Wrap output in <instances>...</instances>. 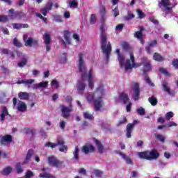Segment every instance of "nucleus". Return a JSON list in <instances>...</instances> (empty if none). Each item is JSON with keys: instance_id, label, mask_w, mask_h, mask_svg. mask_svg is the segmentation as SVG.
Returning a JSON list of instances; mask_svg holds the SVG:
<instances>
[{"instance_id": "nucleus-1", "label": "nucleus", "mask_w": 178, "mask_h": 178, "mask_svg": "<svg viewBox=\"0 0 178 178\" xmlns=\"http://www.w3.org/2000/svg\"><path fill=\"white\" fill-rule=\"evenodd\" d=\"M143 65V76L147 75L148 72L152 70V65H151V61L148 60L147 57H143L141 58V63L140 64L136 63V58H134V54L130 53V59H127L124 64L125 70H131L134 67H139V66Z\"/></svg>"}, {"instance_id": "nucleus-2", "label": "nucleus", "mask_w": 178, "mask_h": 178, "mask_svg": "<svg viewBox=\"0 0 178 178\" xmlns=\"http://www.w3.org/2000/svg\"><path fill=\"white\" fill-rule=\"evenodd\" d=\"M84 54L80 53L79 54V72L81 74V80L85 81L88 78L89 88H94V76H92V68L89 70L88 74H87V67L84 65Z\"/></svg>"}, {"instance_id": "nucleus-3", "label": "nucleus", "mask_w": 178, "mask_h": 178, "mask_svg": "<svg viewBox=\"0 0 178 178\" xmlns=\"http://www.w3.org/2000/svg\"><path fill=\"white\" fill-rule=\"evenodd\" d=\"M100 40L102 51L106 55V60H108L111 52H112V44L111 42H108V38L105 32V25L104 24L100 26Z\"/></svg>"}, {"instance_id": "nucleus-4", "label": "nucleus", "mask_w": 178, "mask_h": 178, "mask_svg": "<svg viewBox=\"0 0 178 178\" xmlns=\"http://www.w3.org/2000/svg\"><path fill=\"white\" fill-rule=\"evenodd\" d=\"M140 159H146V161H156L159 158V153L156 149H152L150 151L140 152L138 153Z\"/></svg>"}, {"instance_id": "nucleus-5", "label": "nucleus", "mask_w": 178, "mask_h": 178, "mask_svg": "<svg viewBox=\"0 0 178 178\" xmlns=\"http://www.w3.org/2000/svg\"><path fill=\"white\" fill-rule=\"evenodd\" d=\"M57 143H54L52 142H47L45 143L44 146L47 148H51V149H54V148H56L58 145H59L60 147H59L60 152H67V145H65V140L62 138H57Z\"/></svg>"}, {"instance_id": "nucleus-6", "label": "nucleus", "mask_w": 178, "mask_h": 178, "mask_svg": "<svg viewBox=\"0 0 178 178\" xmlns=\"http://www.w3.org/2000/svg\"><path fill=\"white\" fill-rule=\"evenodd\" d=\"M33 155H34V150H33L32 149H29L24 162L22 163H17V164L15 165V169L17 170V173H18V174L23 173L24 170L22 169V166H23V165H26V163H29V162L30 161V159H31V156H33Z\"/></svg>"}, {"instance_id": "nucleus-7", "label": "nucleus", "mask_w": 178, "mask_h": 178, "mask_svg": "<svg viewBox=\"0 0 178 178\" xmlns=\"http://www.w3.org/2000/svg\"><path fill=\"white\" fill-rule=\"evenodd\" d=\"M159 7L165 13V15H169L172 12V7H170V0H161L159 2Z\"/></svg>"}, {"instance_id": "nucleus-8", "label": "nucleus", "mask_w": 178, "mask_h": 178, "mask_svg": "<svg viewBox=\"0 0 178 178\" xmlns=\"http://www.w3.org/2000/svg\"><path fill=\"white\" fill-rule=\"evenodd\" d=\"M47 161L49 162V165L53 168H60L63 164V161H60L58 158L54 156H49L47 158Z\"/></svg>"}, {"instance_id": "nucleus-9", "label": "nucleus", "mask_w": 178, "mask_h": 178, "mask_svg": "<svg viewBox=\"0 0 178 178\" xmlns=\"http://www.w3.org/2000/svg\"><path fill=\"white\" fill-rule=\"evenodd\" d=\"M61 108V116L65 119L70 118V112L73 111V107L70 106L69 107L66 106H60Z\"/></svg>"}, {"instance_id": "nucleus-10", "label": "nucleus", "mask_w": 178, "mask_h": 178, "mask_svg": "<svg viewBox=\"0 0 178 178\" xmlns=\"http://www.w3.org/2000/svg\"><path fill=\"white\" fill-rule=\"evenodd\" d=\"M23 40L25 42V47H32V45H38V40H34L33 38H27V35H24Z\"/></svg>"}, {"instance_id": "nucleus-11", "label": "nucleus", "mask_w": 178, "mask_h": 178, "mask_svg": "<svg viewBox=\"0 0 178 178\" xmlns=\"http://www.w3.org/2000/svg\"><path fill=\"white\" fill-rule=\"evenodd\" d=\"M81 151L85 155H88V154H92L93 152H95V147L91 144L83 145L81 147Z\"/></svg>"}, {"instance_id": "nucleus-12", "label": "nucleus", "mask_w": 178, "mask_h": 178, "mask_svg": "<svg viewBox=\"0 0 178 178\" xmlns=\"http://www.w3.org/2000/svg\"><path fill=\"white\" fill-rule=\"evenodd\" d=\"M132 98L135 101H138V99H140V84H138V83H135L134 84V94Z\"/></svg>"}, {"instance_id": "nucleus-13", "label": "nucleus", "mask_w": 178, "mask_h": 178, "mask_svg": "<svg viewBox=\"0 0 178 178\" xmlns=\"http://www.w3.org/2000/svg\"><path fill=\"white\" fill-rule=\"evenodd\" d=\"M43 40L44 45H46V51L47 52H49L51 51V35L48 33H44L43 35Z\"/></svg>"}, {"instance_id": "nucleus-14", "label": "nucleus", "mask_w": 178, "mask_h": 178, "mask_svg": "<svg viewBox=\"0 0 178 178\" xmlns=\"http://www.w3.org/2000/svg\"><path fill=\"white\" fill-rule=\"evenodd\" d=\"M136 123H137V120H134V123H129L127 125V134L126 136L127 138H131V133H133V129H134V126H136Z\"/></svg>"}, {"instance_id": "nucleus-15", "label": "nucleus", "mask_w": 178, "mask_h": 178, "mask_svg": "<svg viewBox=\"0 0 178 178\" xmlns=\"http://www.w3.org/2000/svg\"><path fill=\"white\" fill-rule=\"evenodd\" d=\"M0 141H1V144H2V145H6V144H9V143H12V141H13V139L12 138L11 135H5L1 137Z\"/></svg>"}, {"instance_id": "nucleus-16", "label": "nucleus", "mask_w": 178, "mask_h": 178, "mask_svg": "<svg viewBox=\"0 0 178 178\" xmlns=\"http://www.w3.org/2000/svg\"><path fill=\"white\" fill-rule=\"evenodd\" d=\"M95 105V109L96 111H101V108H102V97H99L97 99L93 101Z\"/></svg>"}, {"instance_id": "nucleus-17", "label": "nucleus", "mask_w": 178, "mask_h": 178, "mask_svg": "<svg viewBox=\"0 0 178 178\" xmlns=\"http://www.w3.org/2000/svg\"><path fill=\"white\" fill-rule=\"evenodd\" d=\"M140 31L135 33L134 37L140 41L141 44H144V39L143 38V31H144V26L139 27Z\"/></svg>"}, {"instance_id": "nucleus-18", "label": "nucleus", "mask_w": 178, "mask_h": 178, "mask_svg": "<svg viewBox=\"0 0 178 178\" xmlns=\"http://www.w3.org/2000/svg\"><path fill=\"white\" fill-rule=\"evenodd\" d=\"M86 90V83L81 79V81L78 82L77 84V90L79 94H84V90Z\"/></svg>"}, {"instance_id": "nucleus-19", "label": "nucleus", "mask_w": 178, "mask_h": 178, "mask_svg": "<svg viewBox=\"0 0 178 178\" xmlns=\"http://www.w3.org/2000/svg\"><path fill=\"white\" fill-rule=\"evenodd\" d=\"M161 88L163 89V91L165 92H167L168 95H174L173 93L170 91V87H169V84L166 81H163L161 84Z\"/></svg>"}, {"instance_id": "nucleus-20", "label": "nucleus", "mask_w": 178, "mask_h": 178, "mask_svg": "<svg viewBox=\"0 0 178 178\" xmlns=\"http://www.w3.org/2000/svg\"><path fill=\"white\" fill-rule=\"evenodd\" d=\"M6 116H9V111L6 106H3L0 114V122H5Z\"/></svg>"}, {"instance_id": "nucleus-21", "label": "nucleus", "mask_w": 178, "mask_h": 178, "mask_svg": "<svg viewBox=\"0 0 178 178\" xmlns=\"http://www.w3.org/2000/svg\"><path fill=\"white\" fill-rule=\"evenodd\" d=\"M93 141L97 147L99 154H104V145H102V143H101V142L95 138H93Z\"/></svg>"}, {"instance_id": "nucleus-22", "label": "nucleus", "mask_w": 178, "mask_h": 178, "mask_svg": "<svg viewBox=\"0 0 178 178\" xmlns=\"http://www.w3.org/2000/svg\"><path fill=\"white\" fill-rule=\"evenodd\" d=\"M119 99H121V101H123V104H126L127 102L130 101V98H129V95L125 92H121L119 95Z\"/></svg>"}, {"instance_id": "nucleus-23", "label": "nucleus", "mask_w": 178, "mask_h": 178, "mask_svg": "<svg viewBox=\"0 0 178 178\" xmlns=\"http://www.w3.org/2000/svg\"><path fill=\"white\" fill-rule=\"evenodd\" d=\"M117 154H119L120 156H122V159L125 161V162L128 165H131L133 163V161H131V159H130V156H127L125 154L122 153V152H118Z\"/></svg>"}, {"instance_id": "nucleus-24", "label": "nucleus", "mask_w": 178, "mask_h": 178, "mask_svg": "<svg viewBox=\"0 0 178 178\" xmlns=\"http://www.w3.org/2000/svg\"><path fill=\"white\" fill-rule=\"evenodd\" d=\"M64 38L65 40V42L63 41L64 45H66L67 44H72V40H70V32L69 31H64Z\"/></svg>"}, {"instance_id": "nucleus-25", "label": "nucleus", "mask_w": 178, "mask_h": 178, "mask_svg": "<svg viewBox=\"0 0 178 178\" xmlns=\"http://www.w3.org/2000/svg\"><path fill=\"white\" fill-rule=\"evenodd\" d=\"M17 109L19 111V112H24V111L27 109V105H26L24 102L19 101Z\"/></svg>"}, {"instance_id": "nucleus-26", "label": "nucleus", "mask_w": 178, "mask_h": 178, "mask_svg": "<svg viewBox=\"0 0 178 178\" xmlns=\"http://www.w3.org/2000/svg\"><path fill=\"white\" fill-rule=\"evenodd\" d=\"M18 97L19 99L27 101L30 98V95L26 92H20L18 93Z\"/></svg>"}, {"instance_id": "nucleus-27", "label": "nucleus", "mask_w": 178, "mask_h": 178, "mask_svg": "<svg viewBox=\"0 0 178 178\" xmlns=\"http://www.w3.org/2000/svg\"><path fill=\"white\" fill-rule=\"evenodd\" d=\"M29 60H27V58L22 56V60L18 62L17 66L18 67H24V66H27Z\"/></svg>"}, {"instance_id": "nucleus-28", "label": "nucleus", "mask_w": 178, "mask_h": 178, "mask_svg": "<svg viewBox=\"0 0 178 178\" xmlns=\"http://www.w3.org/2000/svg\"><path fill=\"white\" fill-rule=\"evenodd\" d=\"M8 13H9V17L10 19H12V20L16 19L17 17V16H19L20 15V13H15V9L11 8L8 10Z\"/></svg>"}, {"instance_id": "nucleus-29", "label": "nucleus", "mask_w": 178, "mask_h": 178, "mask_svg": "<svg viewBox=\"0 0 178 178\" xmlns=\"http://www.w3.org/2000/svg\"><path fill=\"white\" fill-rule=\"evenodd\" d=\"M153 59L154 60H156V62H163V60H165L163 56H162L161 54L156 52L154 54Z\"/></svg>"}, {"instance_id": "nucleus-30", "label": "nucleus", "mask_w": 178, "mask_h": 178, "mask_svg": "<svg viewBox=\"0 0 178 178\" xmlns=\"http://www.w3.org/2000/svg\"><path fill=\"white\" fill-rule=\"evenodd\" d=\"M34 83V79H26V80H21L17 82V84H26V86H30Z\"/></svg>"}, {"instance_id": "nucleus-31", "label": "nucleus", "mask_w": 178, "mask_h": 178, "mask_svg": "<svg viewBox=\"0 0 178 178\" xmlns=\"http://www.w3.org/2000/svg\"><path fill=\"white\" fill-rule=\"evenodd\" d=\"M2 54L3 55H10V58H12L13 59H15V53L13 51H9L8 49H3L1 50Z\"/></svg>"}, {"instance_id": "nucleus-32", "label": "nucleus", "mask_w": 178, "mask_h": 178, "mask_svg": "<svg viewBox=\"0 0 178 178\" xmlns=\"http://www.w3.org/2000/svg\"><path fill=\"white\" fill-rule=\"evenodd\" d=\"M148 101L152 106H156V105L158 104V99H156V97H155V96H152V97H149Z\"/></svg>"}, {"instance_id": "nucleus-33", "label": "nucleus", "mask_w": 178, "mask_h": 178, "mask_svg": "<svg viewBox=\"0 0 178 178\" xmlns=\"http://www.w3.org/2000/svg\"><path fill=\"white\" fill-rule=\"evenodd\" d=\"M79 152H80V148L79 147V146H76L75 149L73 152V155H74L73 158L75 161H79Z\"/></svg>"}, {"instance_id": "nucleus-34", "label": "nucleus", "mask_w": 178, "mask_h": 178, "mask_svg": "<svg viewBox=\"0 0 178 178\" xmlns=\"http://www.w3.org/2000/svg\"><path fill=\"white\" fill-rule=\"evenodd\" d=\"M12 170H13L12 167L8 166L7 168L3 169L2 175H3L4 176H8V175H10V173H12Z\"/></svg>"}, {"instance_id": "nucleus-35", "label": "nucleus", "mask_w": 178, "mask_h": 178, "mask_svg": "<svg viewBox=\"0 0 178 178\" xmlns=\"http://www.w3.org/2000/svg\"><path fill=\"white\" fill-rule=\"evenodd\" d=\"M145 77V81H146L147 84H148V86H149V87H155V84H154V83H152V81H151V79L149 78V76H148V74L144 75Z\"/></svg>"}, {"instance_id": "nucleus-36", "label": "nucleus", "mask_w": 178, "mask_h": 178, "mask_svg": "<svg viewBox=\"0 0 178 178\" xmlns=\"http://www.w3.org/2000/svg\"><path fill=\"white\" fill-rule=\"evenodd\" d=\"M134 17H136V15L131 13V12L128 11L127 15L124 17V20L129 22V20H131V19H134Z\"/></svg>"}, {"instance_id": "nucleus-37", "label": "nucleus", "mask_w": 178, "mask_h": 178, "mask_svg": "<svg viewBox=\"0 0 178 178\" xmlns=\"http://www.w3.org/2000/svg\"><path fill=\"white\" fill-rule=\"evenodd\" d=\"M94 93L89 92L86 95V99L89 103L94 102L95 99H94Z\"/></svg>"}, {"instance_id": "nucleus-38", "label": "nucleus", "mask_w": 178, "mask_h": 178, "mask_svg": "<svg viewBox=\"0 0 178 178\" xmlns=\"http://www.w3.org/2000/svg\"><path fill=\"white\" fill-rule=\"evenodd\" d=\"M118 59L120 62V67H123L124 66V56H123L122 54H119L118 56Z\"/></svg>"}, {"instance_id": "nucleus-39", "label": "nucleus", "mask_w": 178, "mask_h": 178, "mask_svg": "<svg viewBox=\"0 0 178 178\" xmlns=\"http://www.w3.org/2000/svg\"><path fill=\"white\" fill-rule=\"evenodd\" d=\"M13 44L15 47H17V48H22V47H23L22 42H20V41H19L17 38H15L13 39Z\"/></svg>"}, {"instance_id": "nucleus-40", "label": "nucleus", "mask_w": 178, "mask_h": 178, "mask_svg": "<svg viewBox=\"0 0 178 178\" xmlns=\"http://www.w3.org/2000/svg\"><path fill=\"white\" fill-rule=\"evenodd\" d=\"M122 47L124 51H127V52L131 51V47H130V44L127 42H123Z\"/></svg>"}, {"instance_id": "nucleus-41", "label": "nucleus", "mask_w": 178, "mask_h": 178, "mask_svg": "<svg viewBox=\"0 0 178 178\" xmlns=\"http://www.w3.org/2000/svg\"><path fill=\"white\" fill-rule=\"evenodd\" d=\"M83 118L88 120H94V115L88 112L83 113Z\"/></svg>"}, {"instance_id": "nucleus-42", "label": "nucleus", "mask_w": 178, "mask_h": 178, "mask_svg": "<svg viewBox=\"0 0 178 178\" xmlns=\"http://www.w3.org/2000/svg\"><path fill=\"white\" fill-rule=\"evenodd\" d=\"M159 72H160V73H162L163 74H165V76H166L167 77H170V74L169 73L168 70L163 67H160L159 69Z\"/></svg>"}, {"instance_id": "nucleus-43", "label": "nucleus", "mask_w": 178, "mask_h": 178, "mask_svg": "<svg viewBox=\"0 0 178 178\" xmlns=\"http://www.w3.org/2000/svg\"><path fill=\"white\" fill-rule=\"evenodd\" d=\"M38 88H47L48 87V81L40 82L37 85Z\"/></svg>"}, {"instance_id": "nucleus-44", "label": "nucleus", "mask_w": 178, "mask_h": 178, "mask_svg": "<svg viewBox=\"0 0 178 178\" xmlns=\"http://www.w3.org/2000/svg\"><path fill=\"white\" fill-rule=\"evenodd\" d=\"M90 24H95V23H97V16H95V14H92L90 15Z\"/></svg>"}, {"instance_id": "nucleus-45", "label": "nucleus", "mask_w": 178, "mask_h": 178, "mask_svg": "<svg viewBox=\"0 0 178 178\" xmlns=\"http://www.w3.org/2000/svg\"><path fill=\"white\" fill-rule=\"evenodd\" d=\"M174 115L175 114L173 113V112L169 111L165 114V120L169 121L170 120V119H172V118H173Z\"/></svg>"}, {"instance_id": "nucleus-46", "label": "nucleus", "mask_w": 178, "mask_h": 178, "mask_svg": "<svg viewBox=\"0 0 178 178\" xmlns=\"http://www.w3.org/2000/svg\"><path fill=\"white\" fill-rule=\"evenodd\" d=\"M136 12L138 15V17L139 19H144V17H145V13H144L143 12V10H140V9H137Z\"/></svg>"}, {"instance_id": "nucleus-47", "label": "nucleus", "mask_w": 178, "mask_h": 178, "mask_svg": "<svg viewBox=\"0 0 178 178\" xmlns=\"http://www.w3.org/2000/svg\"><path fill=\"white\" fill-rule=\"evenodd\" d=\"M138 115H140V116H144L145 115V109L143 107H140L137 109Z\"/></svg>"}, {"instance_id": "nucleus-48", "label": "nucleus", "mask_w": 178, "mask_h": 178, "mask_svg": "<svg viewBox=\"0 0 178 178\" xmlns=\"http://www.w3.org/2000/svg\"><path fill=\"white\" fill-rule=\"evenodd\" d=\"M39 177H42V178H54V176L51 174H48L47 172H44L43 174H40Z\"/></svg>"}, {"instance_id": "nucleus-49", "label": "nucleus", "mask_w": 178, "mask_h": 178, "mask_svg": "<svg viewBox=\"0 0 178 178\" xmlns=\"http://www.w3.org/2000/svg\"><path fill=\"white\" fill-rule=\"evenodd\" d=\"M8 20V16L0 15V23H6Z\"/></svg>"}, {"instance_id": "nucleus-50", "label": "nucleus", "mask_w": 178, "mask_h": 178, "mask_svg": "<svg viewBox=\"0 0 178 178\" xmlns=\"http://www.w3.org/2000/svg\"><path fill=\"white\" fill-rule=\"evenodd\" d=\"M149 20L156 26H158V24H159V22L156 19H155L154 17H149Z\"/></svg>"}, {"instance_id": "nucleus-51", "label": "nucleus", "mask_w": 178, "mask_h": 178, "mask_svg": "<svg viewBox=\"0 0 178 178\" xmlns=\"http://www.w3.org/2000/svg\"><path fill=\"white\" fill-rule=\"evenodd\" d=\"M52 6H54V3L52 1H49L46 4V7H44L47 10H51Z\"/></svg>"}, {"instance_id": "nucleus-52", "label": "nucleus", "mask_w": 178, "mask_h": 178, "mask_svg": "<svg viewBox=\"0 0 178 178\" xmlns=\"http://www.w3.org/2000/svg\"><path fill=\"white\" fill-rule=\"evenodd\" d=\"M172 65L175 69L178 70V58H174L172 61Z\"/></svg>"}, {"instance_id": "nucleus-53", "label": "nucleus", "mask_w": 178, "mask_h": 178, "mask_svg": "<svg viewBox=\"0 0 178 178\" xmlns=\"http://www.w3.org/2000/svg\"><path fill=\"white\" fill-rule=\"evenodd\" d=\"M95 175L96 177H102V175H104V172L99 170H95Z\"/></svg>"}, {"instance_id": "nucleus-54", "label": "nucleus", "mask_w": 178, "mask_h": 178, "mask_svg": "<svg viewBox=\"0 0 178 178\" xmlns=\"http://www.w3.org/2000/svg\"><path fill=\"white\" fill-rule=\"evenodd\" d=\"M37 133V130L32 129V130L31 131L30 134L31 135L30 140H34V138H35V134Z\"/></svg>"}, {"instance_id": "nucleus-55", "label": "nucleus", "mask_w": 178, "mask_h": 178, "mask_svg": "<svg viewBox=\"0 0 178 178\" xmlns=\"http://www.w3.org/2000/svg\"><path fill=\"white\" fill-rule=\"evenodd\" d=\"M156 138L159 140V141H161V143H165V137L163 136V135L157 134L156 135Z\"/></svg>"}, {"instance_id": "nucleus-56", "label": "nucleus", "mask_w": 178, "mask_h": 178, "mask_svg": "<svg viewBox=\"0 0 178 178\" xmlns=\"http://www.w3.org/2000/svg\"><path fill=\"white\" fill-rule=\"evenodd\" d=\"M77 5H79V3L77 1H76V0H73L70 2V8H77Z\"/></svg>"}, {"instance_id": "nucleus-57", "label": "nucleus", "mask_w": 178, "mask_h": 178, "mask_svg": "<svg viewBox=\"0 0 178 178\" xmlns=\"http://www.w3.org/2000/svg\"><path fill=\"white\" fill-rule=\"evenodd\" d=\"M113 13L114 17H118V16H119V8L115 7V8L113 10Z\"/></svg>"}, {"instance_id": "nucleus-58", "label": "nucleus", "mask_w": 178, "mask_h": 178, "mask_svg": "<svg viewBox=\"0 0 178 178\" xmlns=\"http://www.w3.org/2000/svg\"><path fill=\"white\" fill-rule=\"evenodd\" d=\"M122 29H124V24H120L116 26L115 30L118 31H122Z\"/></svg>"}, {"instance_id": "nucleus-59", "label": "nucleus", "mask_w": 178, "mask_h": 178, "mask_svg": "<svg viewBox=\"0 0 178 178\" xmlns=\"http://www.w3.org/2000/svg\"><path fill=\"white\" fill-rule=\"evenodd\" d=\"M126 122H127V119L126 118V117H124L122 120L118 121L117 126H122V124H124Z\"/></svg>"}, {"instance_id": "nucleus-60", "label": "nucleus", "mask_w": 178, "mask_h": 178, "mask_svg": "<svg viewBox=\"0 0 178 178\" xmlns=\"http://www.w3.org/2000/svg\"><path fill=\"white\" fill-rule=\"evenodd\" d=\"M51 86H55V88H59V82L54 79L51 83Z\"/></svg>"}, {"instance_id": "nucleus-61", "label": "nucleus", "mask_w": 178, "mask_h": 178, "mask_svg": "<svg viewBox=\"0 0 178 178\" xmlns=\"http://www.w3.org/2000/svg\"><path fill=\"white\" fill-rule=\"evenodd\" d=\"M99 12L101 15H106V8L104 7V6H102Z\"/></svg>"}, {"instance_id": "nucleus-62", "label": "nucleus", "mask_w": 178, "mask_h": 178, "mask_svg": "<svg viewBox=\"0 0 178 178\" xmlns=\"http://www.w3.org/2000/svg\"><path fill=\"white\" fill-rule=\"evenodd\" d=\"M48 10L45 7L42 8L40 10V13H42V15H43V16H47V14L48 13Z\"/></svg>"}, {"instance_id": "nucleus-63", "label": "nucleus", "mask_w": 178, "mask_h": 178, "mask_svg": "<svg viewBox=\"0 0 178 178\" xmlns=\"http://www.w3.org/2000/svg\"><path fill=\"white\" fill-rule=\"evenodd\" d=\"M32 130H33V129H31V128L25 127L24 129V134H30V133H31Z\"/></svg>"}, {"instance_id": "nucleus-64", "label": "nucleus", "mask_w": 178, "mask_h": 178, "mask_svg": "<svg viewBox=\"0 0 178 178\" xmlns=\"http://www.w3.org/2000/svg\"><path fill=\"white\" fill-rule=\"evenodd\" d=\"M33 176H34V174L33 173V172L29 170L26 172V177L27 178H30V177H33Z\"/></svg>"}]
</instances>
